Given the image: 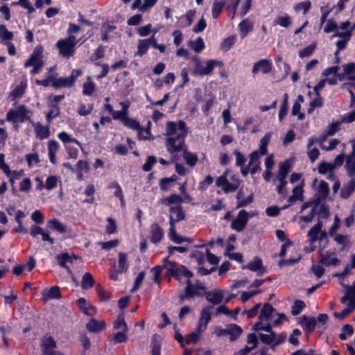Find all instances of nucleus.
Wrapping results in <instances>:
<instances>
[{
  "label": "nucleus",
  "mask_w": 355,
  "mask_h": 355,
  "mask_svg": "<svg viewBox=\"0 0 355 355\" xmlns=\"http://www.w3.org/2000/svg\"><path fill=\"white\" fill-rule=\"evenodd\" d=\"M187 128L185 122L179 121L178 123L173 121H168L166 125V148L171 155L173 160L179 159L178 153L185 150L187 146L185 144V137L187 134Z\"/></svg>",
  "instance_id": "obj_1"
},
{
  "label": "nucleus",
  "mask_w": 355,
  "mask_h": 355,
  "mask_svg": "<svg viewBox=\"0 0 355 355\" xmlns=\"http://www.w3.org/2000/svg\"><path fill=\"white\" fill-rule=\"evenodd\" d=\"M163 266L168 275L176 278L178 281L181 280L182 277H184L187 279H190L193 277V273L187 270L185 266L170 261L168 258L163 260Z\"/></svg>",
  "instance_id": "obj_2"
},
{
  "label": "nucleus",
  "mask_w": 355,
  "mask_h": 355,
  "mask_svg": "<svg viewBox=\"0 0 355 355\" xmlns=\"http://www.w3.org/2000/svg\"><path fill=\"white\" fill-rule=\"evenodd\" d=\"M78 41L74 35H69L67 38L61 39L56 43L59 53L64 58H69L73 56L76 51Z\"/></svg>",
  "instance_id": "obj_3"
},
{
  "label": "nucleus",
  "mask_w": 355,
  "mask_h": 355,
  "mask_svg": "<svg viewBox=\"0 0 355 355\" xmlns=\"http://www.w3.org/2000/svg\"><path fill=\"white\" fill-rule=\"evenodd\" d=\"M187 286L184 288V292L179 295L180 303L182 304L185 300H189L194 296H202L200 291H205L206 287L202 283L196 282L192 284L190 279H187Z\"/></svg>",
  "instance_id": "obj_4"
},
{
  "label": "nucleus",
  "mask_w": 355,
  "mask_h": 355,
  "mask_svg": "<svg viewBox=\"0 0 355 355\" xmlns=\"http://www.w3.org/2000/svg\"><path fill=\"white\" fill-rule=\"evenodd\" d=\"M32 112L28 110L25 105H20L16 110H10L6 114V119L13 123L20 122L23 123L25 121H29Z\"/></svg>",
  "instance_id": "obj_5"
},
{
  "label": "nucleus",
  "mask_w": 355,
  "mask_h": 355,
  "mask_svg": "<svg viewBox=\"0 0 355 355\" xmlns=\"http://www.w3.org/2000/svg\"><path fill=\"white\" fill-rule=\"evenodd\" d=\"M81 73L82 71L80 69H73L69 77L53 79L51 85L55 88L71 87Z\"/></svg>",
  "instance_id": "obj_6"
},
{
  "label": "nucleus",
  "mask_w": 355,
  "mask_h": 355,
  "mask_svg": "<svg viewBox=\"0 0 355 355\" xmlns=\"http://www.w3.org/2000/svg\"><path fill=\"white\" fill-rule=\"evenodd\" d=\"M43 51L44 48L42 45L35 46L30 58L24 62V67L28 68L31 66L39 65L43 67Z\"/></svg>",
  "instance_id": "obj_7"
},
{
  "label": "nucleus",
  "mask_w": 355,
  "mask_h": 355,
  "mask_svg": "<svg viewBox=\"0 0 355 355\" xmlns=\"http://www.w3.org/2000/svg\"><path fill=\"white\" fill-rule=\"evenodd\" d=\"M222 62L216 60H207L206 65L204 66L200 60L196 61L193 73L196 75L204 76L210 74L216 65H221Z\"/></svg>",
  "instance_id": "obj_8"
},
{
  "label": "nucleus",
  "mask_w": 355,
  "mask_h": 355,
  "mask_svg": "<svg viewBox=\"0 0 355 355\" xmlns=\"http://www.w3.org/2000/svg\"><path fill=\"white\" fill-rule=\"evenodd\" d=\"M248 221V213L244 210H241L236 218H234L232 223H231V227L237 231V232H241L243 231Z\"/></svg>",
  "instance_id": "obj_9"
},
{
  "label": "nucleus",
  "mask_w": 355,
  "mask_h": 355,
  "mask_svg": "<svg viewBox=\"0 0 355 355\" xmlns=\"http://www.w3.org/2000/svg\"><path fill=\"white\" fill-rule=\"evenodd\" d=\"M213 309L212 306H207L204 307L200 313V316L197 325L198 331H205L207 329V326L211 320V311Z\"/></svg>",
  "instance_id": "obj_10"
},
{
  "label": "nucleus",
  "mask_w": 355,
  "mask_h": 355,
  "mask_svg": "<svg viewBox=\"0 0 355 355\" xmlns=\"http://www.w3.org/2000/svg\"><path fill=\"white\" fill-rule=\"evenodd\" d=\"M163 236L164 230L160 227V226L157 223H153L150 227V241L155 244H157L161 241Z\"/></svg>",
  "instance_id": "obj_11"
},
{
  "label": "nucleus",
  "mask_w": 355,
  "mask_h": 355,
  "mask_svg": "<svg viewBox=\"0 0 355 355\" xmlns=\"http://www.w3.org/2000/svg\"><path fill=\"white\" fill-rule=\"evenodd\" d=\"M271 69V62L267 59H262L254 64L252 72L255 74L259 71H261L263 73H268Z\"/></svg>",
  "instance_id": "obj_12"
},
{
  "label": "nucleus",
  "mask_w": 355,
  "mask_h": 355,
  "mask_svg": "<svg viewBox=\"0 0 355 355\" xmlns=\"http://www.w3.org/2000/svg\"><path fill=\"white\" fill-rule=\"evenodd\" d=\"M260 155L258 150H254L250 155V161L248 166L250 167V173L255 174L257 171L261 170L260 167Z\"/></svg>",
  "instance_id": "obj_13"
},
{
  "label": "nucleus",
  "mask_w": 355,
  "mask_h": 355,
  "mask_svg": "<svg viewBox=\"0 0 355 355\" xmlns=\"http://www.w3.org/2000/svg\"><path fill=\"white\" fill-rule=\"evenodd\" d=\"M62 295L59 286H54L49 289H45L42 295V299L44 302H47L53 299H60Z\"/></svg>",
  "instance_id": "obj_14"
},
{
  "label": "nucleus",
  "mask_w": 355,
  "mask_h": 355,
  "mask_svg": "<svg viewBox=\"0 0 355 355\" xmlns=\"http://www.w3.org/2000/svg\"><path fill=\"white\" fill-rule=\"evenodd\" d=\"M352 150L346 159V168L349 177L354 178L355 175V140L352 141Z\"/></svg>",
  "instance_id": "obj_15"
},
{
  "label": "nucleus",
  "mask_w": 355,
  "mask_h": 355,
  "mask_svg": "<svg viewBox=\"0 0 355 355\" xmlns=\"http://www.w3.org/2000/svg\"><path fill=\"white\" fill-rule=\"evenodd\" d=\"M123 123L125 125L128 126V128L134 129V130H137L138 131V137L140 139H147V136L142 135V133L144 132V130L143 128H141L140 126V125L137 121H136L133 119L128 118L127 116ZM145 132L146 135L149 134V132L147 130H146Z\"/></svg>",
  "instance_id": "obj_16"
},
{
  "label": "nucleus",
  "mask_w": 355,
  "mask_h": 355,
  "mask_svg": "<svg viewBox=\"0 0 355 355\" xmlns=\"http://www.w3.org/2000/svg\"><path fill=\"white\" fill-rule=\"evenodd\" d=\"M299 322L308 333L313 332L316 326V319L313 317L309 318L306 315H302L299 318Z\"/></svg>",
  "instance_id": "obj_17"
},
{
  "label": "nucleus",
  "mask_w": 355,
  "mask_h": 355,
  "mask_svg": "<svg viewBox=\"0 0 355 355\" xmlns=\"http://www.w3.org/2000/svg\"><path fill=\"white\" fill-rule=\"evenodd\" d=\"M169 211L170 222L175 223L182 220H184L185 218V214L183 211L182 207L180 205L171 207Z\"/></svg>",
  "instance_id": "obj_18"
},
{
  "label": "nucleus",
  "mask_w": 355,
  "mask_h": 355,
  "mask_svg": "<svg viewBox=\"0 0 355 355\" xmlns=\"http://www.w3.org/2000/svg\"><path fill=\"white\" fill-rule=\"evenodd\" d=\"M206 300L213 304H219L223 301V295L222 291L214 289L205 293Z\"/></svg>",
  "instance_id": "obj_19"
},
{
  "label": "nucleus",
  "mask_w": 355,
  "mask_h": 355,
  "mask_svg": "<svg viewBox=\"0 0 355 355\" xmlns=\"http://www.w3.org/2000/svg\"><path fill=\"white\" fill-rule=\"evenodd\" d=\"M245 268L251 271L257 272L259 276L262 275L266 272L265 268L262 266V261L259 257H254Z\"/></svg>",
  "instance_id": "obj_20"
},
{
  "label": "nucleus",
  "mask_w": 355,
  "mask_h": 355,
  "mask_svg": "<svg viewBox=\"0 0 355 355\" xmlns=\"http://www.w3.org/2000/svg\"><path fill=\"white\" fill-rule=\"evenodd\" d=\"M60 145L58 142L54 139H51L48 143V155L51 164L56 163V153L59 150Z\"/></svg>",
  "instance_id": "obj_21"
},
{
  "label": "nucleus",
  "mask_w": 355,
  "mask_h": 355,
  "mask_svg": "<svg viewBox=\"0 0 355 355\" xmlns=\"http://www.w3.org/2000/svg\"><path fill=\"white\" fill-rule=\"evenodd\" d=\"M106 324L104 321H98L94 318L91 319L86 324L87 329L93 333H97L105 328Z\"/></svg>",
  "instance_id": "obj_22"
},
{
  "label": "nucleus",
  "mask_w": 355,
  "mask_h": 355,
  "mask_svg": "<svg viewBox=\"0 0 355 355\" xmlns=\"http://www.w3.org/2000/svg\"><path fill=\"white\" fill-rule=\"evenodd\" d=\"M35 135L40 139L48 138L50 135V130L48 126H44L37 122L33 125Z\"/></svg>",
  "instance_id": "obj_23"
},
{
  "label": "nucleus",
  "mask_w": 355,
  "mask_h": 355,
  "mask_svg": "<svg viewBox=\"0 0 355 355\" xmlns=\"http://www.w3.org/2000/svg\"><path fill=\"white\" fill-rule=\"evenodd\" d=\"M120 105L122 107V110L119 111H114L112 115L114 119L119 120L123 122L128 114L129 104L121 102Z\"/></svg>",
  "instance_id": "obj_24"
},
{
  "label": "nucleus",
  "mask_w": 355,
  "mask_h": 355,
  "mask_svg": "<svg viewBox=\"0 0 355 355\" xmlns=\"http://www.w3.org/2000/svg\"><path fill=\"white\" fill-rule=\"evenodd\" d=\"M236 198L238 199L236 208L245 207L250 204L253 200V196L252 194L247 198H245V193L242 189H240L238 191L236 194Z\"/></svg>",
  "instance_id": "obj_25"
},
{
  "label": "nucleus",
  "mask_w": 355,
  "mask_h": 355,
  "mask_svg": "<svg viewBox=\"0 0 355 355\" xmlns=\"http://www.w3.org/2000/svg\"><path fill=\"white\" fill-rule=\"evenodd\" d=\"M77 259L76 256H70L68 253H63L56 256V259L58 261L59 265L61 267L65 268L69 273H71V270L69 267L66 266V263L68 262L72 263L73 259Z\"/></svg>",
  "instance_id": "obj_26"
},
{
  "label": "nucleus",
  "mask_w": 355,
  "mask_h": 355,
  "mask_svg": "<svg viewBox=\"0 0 355 355\" xmlns=\"http://www.w3.org/2000/svg\"><path fill=\"white\" fill-rule=\"evenodd\" d=\"M319 263L325 266H338L340 263V261L336 257H331V254L327 252L325 254L320 255Z\"/></svg>",
  "instance_id": "obj_27"
},
{
  "label": "nucleus",
  "mask_w": 355,
  "mask_h": 355,
  "mask_svg": "<svg viewBox=\"0 0 355 355\" xmlns=\"http://www.w3.org/2000/svg\"><path fill=\"white\" fill-rule=\"evenodd\" d=\"M354 190L355 179L354 178H352V179L342 188L340 191V196L343 198L347 199L351 196Z\"/></svg>",
  "instance_id": "obj_28"
},
{
  "label": "nucleus",
  "mask_w": 355,
  "mask_h": 355,
  "mask_svg": "<svg viewBox=\"0 0 355 355\" xmlns=\"http://www.w3.org/2000/svg\"><path fill=\"white\" fill-rule=\"evenodd\" d=\"M274 311V308L270 304L266 303L264 304L263 308L261 310L259 319L260 320L268 321L270 320Z\"/></svg>",
  "instance_id": "obj_29"
},
{
  "label": "nucleus",
  "mask_w": 355,
  "mask_h": 355,
  "mask_svg": "<svg viewBox=\"0 0 355 355\" xmlns=\"http://www.w3.org/2000/svg\"><path fill=\"white\" fill-rule=\"evenodd\" d=\"M322 223L321 221H318L308 232V235L310 237L309 242L311 243H315L318 239V234L321 232Z\"/></svg>",
  "instance_id": "obj_30"
},
{
  "label": "nucleus",
  "mask_w": 355,
  "mask_h": 355,
  "mask_svg": "<svg viewBox=\"0 0 355 355\" xmlns=\"http://www.w3.org/2000/svg\"><path fill=\"white\" fill-rule=\"evenodd\" d=\"M329 191L328 184L322 180L320 182L318 189L317 195L319 200H324L327 196Z\"/></svg>",
  "instance_id": "obj_31"
},
{
  "label": "nucleus",
  "mask_w": 355,
  "mask_h": 355,
  "mask_svg": "<svg viewBox=\"0 0 355 355\" xmlns=\"http://www.w3.org/2000/svg\"><path fill=\"white\" fill-rule=\"evenodd\" d=\"M291 168V162L288 160H286L279 164V173L277 175L276 178H286L288 173L290 172Z\"/></svg>",
  "instance_id": "obj_32"
},
{
  "label": "nucleus",
  "mask_w": 355,
  "mask_h": 355,
  "mask_svg": "<svg viewBox=\"0 0 355 355\" xmlns=\"http://www.w3.org/2000/svg\"><path fill=\"white\" fill-rule=\"evenodd\" d=\"M182 156L187 163V164L191 167H193L196 165L198 162V156L197 155L190 153L187 150V148H185V150L182 152Z\"/></svg>",
  "instance_id": "obj_33"
},
{
  "label": "nucleus",
  "mask_w": 355,
  "mask_h": 355,
  "mask_svg": "<svg viewBox=\"0 0 355 355\" xmlns=\"http://www.w3.org/2000/svg\"><path fill=\"white\" fill-rule=\"evenodd\" d=\"M293 194L288 197V201L293 204L297 200H303V189L300 186H296L292 191Z\"/></svg>",
  "instance_id": "obj_34"
},
{
  "label": "nucleus",
  "mask_w": 355,
  "mask_h": 355,
  "mask_svg": "<svg viewBox=\"0 0 355 355\" xmlns=\"http://www.w3.org/2000/svg\"><path fill=\"white\" fill-rule=\"evenodd\" d=\"M56 342L53 339L52 336H44L41 340V348L42 349L45 350V353L46 354V349H55L56 347Z\"/></svg>",
  "instance_id": "obj_35"
},
{
  "label": "nucleus",
  "mask_w": 355,
  "mask_h": 355,
  "mask_svg": "<svg viewBox=\"0 0 355 355\" xmlns=\"http://www.w3.org/2000/svg\"><path fill=\"white\" fill-rule=\"evenodd\" d=\"M242 329L236 324H230L227 326V335H230V340L234 341L242 333Z\"/></svg>",
  "instance_id": "obj_36"
},
{
  "label": "nucleus",
  "mask_w": 355,
  "mask_h": 355,
  "mask_svg": "<svg viewBox=\"0 0 355 355\" xmlns=\"http://www.w3.org/2000/svg\"><path fill=\"white\" fill-rule=\"evenodd\" d=\"M225 4V0H214L212 8V17L216 19L219 17Z\"/></svg>",
  "instance_id": "obj_37"
},
{
  "label": "nucleus",
  "mask_w": 355,
  "mask_h": 355,
  "mask_svg": "<svg viewBox=\"0 0 355 355\" xmlns=\"http://www.w3.org/2000/svg\"><path fill=\"white\" fill-rule=\"evenodd\" d=\"M128 268V257L123 252L119 253V272H124Z\"/></svg>",
  "instance_id": "obj_38"
},
{
  "label": "nucleus",
  "mask_w": 355,
  "mask_h": 355,
  "mask_svg": "<svg viewBox=\"0 0 355 355\" xmlns=\"http://www.w3.org/2000/svg\"><path fill=\"white\" fill-rule=\"evenodd\" d=\"M95 90V84L92 81V78L88 76L87 82L83 85V94L86 96H91Z\"/></svg>",
  "instance_id": "obj_39"
},
{
  "label": "nucleus",
  "mask_w": 355,
  "mask_h": 355,
  "mask_svg": "<svg viewBox=\"0 0 355 355\" xmlns=\"http://www.w3.org/2000/svg\"><path fill=\"white\" fill-rule=\"evenodd\" d=\"M241 32V37H245L247 33L252 30L253 24L248 19L243 20L239 25Z\"/></svg>",
  "instance_id": "obj_40"
},
{
  "label": "nucleus",
  "mask_w": 355,
  "mask_h": 355,
  "mask_svg": "<svg viewBox=\"0 0 355 355\" xmlns=\"http://www.w3.org/2000/svg\"><path fill=\"white\" fill-rule=\"evenodd\" d=\"M292 24V19L290 16L285 14L284 15L277 17L274 20L275 25H279L284 28H288Z\"/></svg>",
  "instance_id": "obj_41"
},
{
  "label": "nucleus",
  "mask_w": 355,
  "mask_h": 355,
  "mask_svg": "<svg viewBox=\"0 0 355 355\" xmlns=\"http://www.w3.org/2000/svg\"><path fill=\"white\" fill-rule=\"evenodd\" d=\"M26 87V80L21 81L19 85L15 87V89L10 93V96L12 99H16L22 96Z\"/></svg>",
  "instance_id": "obj_42"
},
{
  "label": "nucleus",
  "mask_w": 355,
  "mask_h": 355,
  "mask_svg": "<svg viewBox=\"0 0 355 355\" xmlns=\"http://www.w3.org/2000/svg\"><path fill=\"white\" fill-rule=\"evenodd\" d=\"M334 170L331 163L322 162L318 166V172L321 174H326L330 173L328 178H332L334 177L333 171Z\"/></svg>",
  "instance_id": "obj_43"
},
{
  "label": "nucleus",
  "mask_w": 355,
  "mask_h": 355,
  "mask_svg": "<svg viewBox=\"0 0 355 355\" xmlns=\"http://www.w3.org/2000/svg\"><path fill=\"white\" fill-rule=\"evenodd\" d=\"M48 224L49 227L58 232L64 233L67 231L66 226L55 218L49 220Z\"/></svg>",
  "instance_id": "obj_44"
},
{
  "label": "nucleus",
  "mask_w": 355,
  "mask_h": 355,
  "mask_svg": "<svg viewBox=\"0 0 355 355\" xmlns=\"http://www.w3.org/2000/svg\"><path fill=\"white\" fill-rule=\"evenodd\" d=\"M341 88L343 89H347L350 94V105L352 106L355 102V83H345L341 85Z\"/></svg>",
  "instance_id": "obj_45"
},
{
  "label": "nucleus",
  "mask_w": 355,
  "mask_h": 355,
  "mask_svg": "<svg viewBox=\"0 0 355 355\" xmlns=\"http://www.w3.org/2000/svg\"><path fill=\"white\" fill-rule=\"evenodd\" d=\"M94 280L92 275L87 272L85 273L82 279L81 287L83 289H88L94 286Z\"/></svg>",
  "instance_id": "obj_46"
},
{
  "label": "nucleus",
  "mask_w": 355,
  "mask_h": 355,
  "mask_svg": "<svg viewBox=\"0 0 355 355\" xmlns=\"http://www.w3.org/2000/svg\"><path fill=\"white\" fill-rule=\"evenodd\" d=\"M114 327L115 329H119V331H128V327L124 320L123 313H121L117 316L114 324Z\"/></svg>",
  "instance_id": "obj_47"
},
{
  "label": "nucleus",
  "mask_w": 355,
  "mask_h": 355,
  "mask_svg": "<svg viewBox=\"0 0 355 355\" xmlns=\"http://www.w3.org/2000/svg\"><path fill=\"white\" fill-rule=\"evenodd\" d=\"M183 202V198L179 195L171 194L166 198L162 200V202L166 205L172 204H180Z\"/></svg>",
  "instance_id": "obj_48"
},
{
  "label": "nucleus",
  "mask_w": 355,
  "mask_h": 355,
  "mask_svg": "<svg viewBox=\"0 0 355 355\" xmlns=\"http://www.w3.org/2000/svg\"><path fill=\"white\" fill-rule=\"evenodd\" d=\"M240 181L239 179H236L234 182L230 183L228 180L221 187L223 191L225 193L234 192L239 187Z\"/></svg>",
  "instance_id": "obj_49"
},
{
  "label": "nucleus",
  "mask_w": 355,
  "mask_h": 355,
  "mask_svg": "<svg viewBox=\"0 0 355 355\" xmlns=\"http://www.w3.org/2000/svg\"><path fill=\"white\" fill-rule=\"evenodd\" d=\"M60 115V107L58 105L52 104L50 110L46 114V121L50 123L53 119Z\"/></svg>",
  "instance_id": "obj_50"
},
{
  "label": "nucleus",
  "mask_w": 355,
  "mask_h": 355,
  "mask_svg": "<svg viewBox=\"0 0 355 355\" xmlns=\"http://www.w3.org/2000/svg\"><path fill=\"white\" fill-rule=\"evenodd\" d=\"M354 310H355V307H354V303L353 304L352 303H348V306L347 308L343 309L340 313L335 312L334 315V316L336 318H338L340 320H343L346 316H347L350 313L354 311Z\"/></svg>",
  "instance_id": "obj_51"
},
{
  "label": "nucleus",
  "mask_w": 355,
  "mask_h": 355,
  "mask_svg": "<svg viewBox=\"0 0 355 355\" xmlns=\"http://www.w3.org/2000/svg\"><path fill=\"white\" fill-rule=\"evenodd\" d=\"M189 45L196 52L200 53L205 48L204 41L199 37L195 42L189 41Z\"/></svg>",
  "instance_id": "obj_52"
},
{
  "label": "nucleus",
  "mask_w": 355,
  "mask_h": 355,
  "mask_svg": "<svg viewBox=\"0 0 355 355\" xmlns=\"http://www.w3.org/2000/svg\"><path fill=\"white\" fill-rule=\"evenodd\" d=\"M147 41L148 40H146V39L140 40L139 41L136 55L141 56L147 52L150 46L148 42Z\"/></svg>",
  "instance_id": "obj_53"
},
{
  "label": "nucleus",
  "mask_w": 355,
  "mask_h": 355,
  "mask_svg": "<svg viewBox=\"0 0 355 355\" xmlns=\"http://www.w3.org/2000/svg\"><path fill=\"white\" fill-rule=\"evenodd\" d=\"M203 331H198V328L196 327V330L193 332H191L190 334H189L186 338V343L187 344H196L200 337V335Z\"/></svg>",
  "instance_id": "obj_54"
},
{
  "label": "nucleus",
  "mask_w": 355,
  "mask_h": 355,
  "mask_svg": "<svg viewBox=\"0 0 355 355\" xmlns=\"http://www.w3.org/2000/svg\"><path fill=\"white\" fill-rule=\"evenodd\" d=\"M77 304L79 308L82 310V311L87 314L89 315V309L92 308V306L89 302L87 301L85 298H80L77 301Z\"/></svg>",
  "instance_id": "obj_55"
},
{
  "label": "nucleus",
  "mask_w": 355,
  "mask_h": 355,
  "mask_svg": "<svg viewBox=\"0 0 355 355\" xmlns=\"http://www.w3.org/2000/svg\"><path fill=\"white\" fill-rule=\"evenodd\" d=\"M58 137L64 143L71 142L80 146V143L76 139L71 137V136L65 132H60Z\"/></svg>",
  "instance_id": "obj_56"
},
{
  "label": "nucleus",
  "mask_w": 355,
  "mask_h": 355,
  "mask_svg": "<svg viewBox=\"0 0 355 355\" xmlns=\"http://www.w3.org/2000/svg\"><path fill=\"white\" fill-rule=\"evenodd\" d=\"M58 178L55 175H51L47 178L45 182V188L47 190H51L58 185Z\"/></svg>",
  "instance_id": "obj_57"
},
{
  "label": "nucleus",
  "mask_w": 355,
  "mask_h": 355,
  "mask_svg": "<svg viewBox=\"0 0 355 355\" xmlns=\"http://www.w3.org/2000/svg\"><path fill=\"white\" fill-rule=\"evenodd\" d=\"M77 169L78 171V178L79 180L82 178V173H87L89 171V163L87 162H83L82 160H79L77 163Z\"/></svg>",
  "instance_id": "obj_58"
},
{
  "label": "nucleus",
  "mask_w": 355,
  "mask_h": 355,
  "mask_svg": "<svg viewBox=\"0 0 355 355\" xmlns=\"http://www.w3.org/2000/svg\"><path fill=\"white\" fill-rule=\"evenodd\" d=\"M96 291L98 296L101 301H107L110 299L111 293L108 291H105L101 285L96 286Z\"/></svg>",
  "instance_id": "obj_59"
},
{
  "label": "nucleus",
  "mask_w": 355,
  "mask_h": 355,
  "mask_svg": "<svg viewBox=\"0 0 355 355\" xmlns=\"http://www.w3.org/2000/svg\"><path fill=\"white\" fill-rule=\"evenodd\" d=\"M316 48V44L315 43L311 44L308 46L305 47L302 50H301L299 53V55L300 58H305L310 56Z\"/></svg>",
  "instance_id": "obj_60"
},
{
  "label": "nucleus",
  "mask_w": 355,
  "mask_h": 355,
  "mask_svg": "<svg viewBox=\"0 0 355 355\" xmlns=\"http://www.w3.org/2000/svg\"><path fill=\"white\" fill-rule=\"evenodd\" d=\"M305 307V304L302 300H296L292 306L291 313L293 315H297L300 313L302 309Z\"/></svg>",
  "instance_id": "obj_61"
},
{
  "label": "nucleus",
  "mask_w": 355,
  "mask_h": 355,
  "mask_svg": "<svg viewBox=\"0 0 355 355\" xmlns=\"http://www.w3.org/2000/svg\"><path fill=\"white\" fill-rule=\"evenodd\" d=\"M157 162V158L156 157L153 156V155H150L149 157H148V158L146 159L145 163L144 164L143 166H142V169L144 171H150L153 165Z\"/></svg>",
  "instance_id": "obj_62"
},
{
  "label": "nucleus",
  "mask_w": 355,
  "mask_h": 355,
  "mask_svg": "<svg viewBox=\"0 0 355 355\" xmlns=\"http://www.w3.org/2000/svg\"><path fill=\"white\" fill-rule=\"evenodd\" d=\"M311 3L310 1H305L300 2V3H297L295 6V10L296 12H300V11L303 10L304 14H306L311 8Z\"/></svg>",
  "instance_id": "obj_63"
},
{
  "label": "nucleus",
  "mask_w": 355,
  "mask_h": 355,
  "mask_svg": "<svg viewBox=\"0 0 355 355\" xmlns=\"http://www.w3.org/2000/svg\"><path fill=\"white\" fill-rule=\"evenodd\" d=\"M346 293L349 297V303H354L355 307V281L352 286H347Z\"/></svg>",
  "instance_id": "obj_64"
}]
</instances>
